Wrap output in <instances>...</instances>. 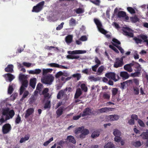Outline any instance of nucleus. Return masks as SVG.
<instances>
[{
    "instance_id": "nucleus-1",
    "label": "nucleus",
    "mask_w": 148,
    "mask_h": 148,
    "mask_svg": "<svg viewBox=\"0 0 148 148\" xmlns=\"http://www.w3.org/2000/svg\"><path fill=\"white\" fill-rule=\"evenodd\" d=\"M2 115L0 119V125L6 121L12 119L14 116L15 113L13 110H10L9 108H3L1 111Z\"/></svg>"
},
{
    "instance_id": "nucleus-2",
    "label": "nucleus",
    "mask_w": 148,
    "mask_h": 148,
    "mask_svg": "<svg viewBox=\"0 0 148 148\" xmlns=\"http://www.w3.org/2000/svg\"><path fill=\"white\" fill-rule=\"evenodd\" d=\"M94 22L97 25L99 31L102 34L105 35L107 38L108 39L111 38V35L110 34H107L108 32L102 28V24L100 21L97 19L95 18L94 19Z\"/></svg>"
},
{
    "instance_id": "nucleus-3",
    "label": "nucleus",
    "mask_w": 148,
    "mask_h": 148,
    "mask_svg": "<svg viewBox=\"0 0 148 148\" xmlns=\"http://www.w3.org/2000/svg\"><path fill=\"white\" fill-rule=\"evenodd\" d=\"M147 38L148 36H147L141 34L138 35L137 37H134L133 40L137 44H141L143 42H146L147 45L148 46V40Z\"/></svg>"
},
{
    "instance_id": "nucleus-4",
    "label": "nucleus",
    "mask_w": 148,
    "mask_h": 148,
    "mask_svg": "<svg viewBox=\"0 0 148 148\" xmlns=\"http://www.w3.org/2000/svg\"><path fill=\"white\" fill-rule=\"evenodd\" d=\"M54 79V77L52 75L49 74L42 77L41 78V81L44 84L51 85Z\"/></svg>"
},
{
    "instance_id": "nucleus-5",
    "label": "nucleus",
    "mask_w": 148,
    "mask_h": 148,
    "mask_svg": "<svg viewBox=\"0 0 148 148\" xmlns=\"http://www.w3.org/2000/svg\"><path fill=\"white\" fill-rule=\"evenodd\" d=\"M96 113L95 111H92L91 108L87 107L85 108L82 113H81V114L82 117H84L87 115L91 114L95 115Z\"/></svg>"
},
{
    "instance_id": "nucleus-6",
    "label": "nucleus",
    "mask_w": 148,
    "mask_h": 148,
    "mask_svg": "<svg viewBox=\"0 0 148 148\" xmlns=\"http://www.w3.org/2000/svg\"><path fill=\"white\" fill-rule=\"evenodd\" d=\"M44 3V1H42L33 7L32 12H39L42 9Z\"/></svg>"
},
{
    "instance_id": "nucleus-7",
    "label": "nucleus",
    "mask_w": 148,
    "mask_h": 148,
    "mask_svg": "<svg viewBox=\"0 0 148 148\" xmlns=\"http://www.w3.org/2000/svg\"><path fill=\"white\" fill-rule=\"evenodd\" d=\"M21 82L22 84L20 89V95L23 94L25 88L27 87L28 85V82L27 79L23 80L21 81Z\"/></svg>"
},
{
    "instance_id": "nucleus-8",
    "label": "nucleus",
    "mask_w": 148,
    "mask_h": 148,
    "mask_svg": "<svg viewBox=\"0 0 148 148\" xmlns=\"http://www.w3.org/2000/svg\"><path fill=\"white\" fill-rule=\"evenodd\" d=\"M11 129L10 125L8 123L4 124L2 127V131L3 134H7L10 132Z\"/></svg>"
},
{
    "instance_id": "nucleus-9",
    "label": "nucleus",
    "mask_w": 148,
    "mask_h": 148,
    "mask_svg": "<svg viewBox=\"0 0 148 148\" xmlns=\"http://www.w3.org/2000/svg\"><path fill=\"white\" fill-rule=\"evenodd\" d=\"M123 64V59L122 58L119 59V58H117L114 65V67L115 68L121 67Z\"/></svg>"
},
{
    "instance_id": "nucleus-10",
    "label": "nucleus",
    "mask_w": 148,
    "mask_h": 148,
    "mask_svg": "<svg viewBox=\"0 0 148 148\" xmlns=\"http://www.w3.org/2000/svg\"><path fill=\"white\" fill-rule=\"evenodd\" d=\"M3 76L5 78L6 81L11 82L15 78L14 75L10 73H8L3 75Z\"/></svg>"
},
{
    "instance_id": "nucleus-11",
    "label": "nucleus",
    "mask_w": 148,
    "mask_h": 148,
    "mask_svg": "<svg viewBox=\"0 0 148 148\" xmlns=\"http://www.w3.org/2000/svg\"><path fill=\"white\" fill-rule=\"evenodd\" d=\"M89 133V130L86 129H83L82 131V133L79 135V138L83 139L85 137L86 135H88Z\"/></svg>"
},
{
    "instance_id": "nucleus-12",
    "label": "nucleus",
    "mask_w": 148,
    "mask_h": 148,
    "mask_svg": "<svg viewBox=\"0 0 148 148\" xmlns=\"http://www.w3.org/2000/svg\"><path fill=\"white\" fill-rule=\"evenodd\" d=\"M86 52V51L85 50H76L72 51H69L68 53L70 54H82L85 53Z\"/></svg>"
},
{
    "instance_id": "nucleus-13",
    "label": "nucleus",
    "mask_w": 148,
    "mask_h": 148,
    "mask_svg": "<svg viewBox=\"0 0 148 148\" xmlns=\"http://www.w3.org/2000/svg\"><path fill=\"white\" fill-rule=\"evenodd\" d=\"M105 76L108 78L113 80L115 79V74L114 72H109L106 73Z\"/></svg>"
},
{
    "instance_id": "nucleus-14",
    "label": "nucleus",
    "mask_w": 148,
    "mask_h": 148,
    "mask_svg": "<svg viewBox=\"0 0 148 148\" xmlns=\"http://www.w3.org/2000/svg\"><path fill=\"white\" fill-rule=\"evenodd\" d=\"M49 65L51 67H55L62 69H67V67L64 66L59 65L56 63H52L49 64Z\"/></svg>"
},
{
    "instance_id": "nucleus-15",
    "label": "nucleus",
    "mask_w": 148,
    "mask_h": 148,
    "mask_svg": "<svg viewBox=\"0 0 148 148\" xmlns=\"http://www.w3.org/2000/svg\"><path fill=\"white\" fill-rule=\"evenodd\" d=\"M114 109V108L105 107L101 108L98 110L101 113L108 112L109 111H112Z\"/></svg>"
},
{
    "instance_id": "nucleus-16",
    "label": "nucleus",
    "mask_w": 148,
    "mask_h": 148,
    "mask_svg": "<svg viewBox=\"0 0 148 148\" xmlns=\"http://www.w3.org/2000/svg\"><path fill=\"white\" fill-rule=\"evenodd\" d=\"M34 111V109L33 108H30L26 110V113L25 116V117L26 119L29 116L33 114Z\"/></svg>"
},
{
    "instance_id": "nucleus-17",
    "label": "nucleus",
    "mask_w": 148,
    "mask_h": 148,
    "mask_svg": "<svg viewBox=\"0 0 148 148\" xmlns=\"http://www.w3.org/2000/svg\"><path fill=\"white\" fill-rule=\"evenodd\" d=\"M14 66L12 64H9L5 69V71L7 72L12 73L14 72Z\"/></svg>"
},
{
    "instance_id": "nucleus-18",
    "label": "nucleus",
    "mask_w": 148,
    "mask_h": 148,
    "mask_svg": "<svg viewBox=\"0 0 148 148\" xmlns=\"http://www.w3.org/2000/svg\"><path fill=\"white\" fill-rule=\"evenodd\" d=\"M119 116L117 114L111 115L108 116V118L111 121H116L119 119Z\"/></svg>"
},
{
    "instance_id": "nucleus-19",
    "label": "nucleus",
    "mask_w": 148,
    "mask_h": 148,
    "mask_svg": "<svg viewBox=\"0 0 148 148\" xmlns=\"http://www.w3.org/2000/svg\"><path fill=\"white\" fill-rule=\"evenodd\" d=\"M82 94V92L81 88H77L76 90L74 95V98L77 99Z\"/></svg>"
},
{
    "instance_id": "nucleus-20",
    "label": "nucleus",
    "mask_w": 148,
    "mask_h": 148,
    "mask_svg": "<svg viewBox=\"0 0 148 148\" xmlns=\"http://www.w3.org/2000/svg\"><path fill=\"white\" fill-rule=\"evenodd\" d=\"M36 79L34 77L30 79L29 82V85L33 88H35L36 83Z\"/></svg>"
},
{
    "instance_id": "nucleus-21",
    "label": "nucleus",
    "mask_w": 148,
    "mask_h": 148,
    "mask_svg": "<svg viewBox=\"0 0 148 148\" xmlns=\"http://www.w3.org/2000/svg\"><path fill=\"white\" fill-rule=\"evenodd\" d=\"M120 75L123 79H126L129 77L128 73L126 71H122L120 72Z\"/></svg>"
},
{
    "instance_id": "nucleus-22",
    "label": "nucleus",
    "mask_w": 148,
    "mask_h": 148,
    "mask_svg": "<svg viewBox=\"0 0 148 148\" xmlns=\"http://www.w3.org/2000/svg\"><path fill=\"white\" fill-rule=\"evenodd\" d=\"M64 110V107L62 106L59 107L57 110L56 111V114L58 117H59L61 115Z\"/></svg>"
},
{
    "instance_id": "nucleus-23",
    "label": "nucleus",
    "mask_w": 148,
    "mask_h": 148,
    "mask_svg": "<svg viewBox=\"0 0 148 148\" xmlns=\"http://www.w3.org/2000/svg\"><path fill=\"white\" fill-rule=\"evenodd\" d=\"M42 71L40 69H36L34 70H30L29 73V74H32L37 75L40 74Z\"/></svg>"
},
{
    "instance_id": "nucleus-24",
    "label": "nucleus",
    "mask_w": 148,
    "mask_h": 148,
    "mask_svg": "<svg viewBox=\"0 0 148 148\" xmlns=\"http://www.w3.org/2000/svg\"><path fill=\"white\" fill-rule=\"evenodd\" d=\"M73 36L70 35L67 36L65 38V41L68 44L71 43L73 41Z\"/></svg>"
},
{
    "instance_id": "nucleus-25",
    "label": "nucleus",
    "mask_w": 148,
    "mask_h": 148,
    "mask_svg": "<svg viewBox=\"0 0 148 148\" xmlns=\"http://www.w3.org/2000/svg\"><path fill=\"white\" fill-rule=\"evenodd\" d=\"M53 71V69H42V75L44 76H45V75H46L48 73H51Z\"/></svg>"
},
{
    "instance_id": "nucleus-26",
    "label": "nucleus",
    "mask_w": 148,
    "mask_h": 148,
    "mask_svg": "<svg viewBox=\"0 0 148 148\" xmlns=\"http://www.w3.org/2000/svg\"><path fill=\"white\" fill-rule=\"evenodd\" d=\"M67 140L73 143V144H75L76 143V140L75 139L74 137L71 136H67Z\"/></svg>"
},
{
    "instance_id": "nucleus-27",
    "label": "nucleus",
    "mask_w": 148,
    "mask_h": 148,
    "mask_svg": "<svg viewBox=\"0 0 148 148\" xmlns=\"http://www.w3.org/2000/svg\"><path fill=\"white\" fill-rule=\"evenodd\" d=\"M140 136L142 137L144 139H148V130H147L146 132H143Z\"/></svg>"
},
{
    "instance_id": "nucleus-28",
    "label": "nucleus",
    "mask_w": 148,
    "mask_h": 148,
    "mask_svg": "<svg viewBox=\"0 0 148 148\" xmlns=\"http://www.w3.org/2000/svg\"><path fill=\"white\" fill-rule=\"evenodd\" d=\"M104 147V148H114L115 146L112 143L109 142L106 144Z\"/></svg>"
},
{
    "instance_id": "nucleus-29",
    "label": "nucleus",
    "mask_w": 148,
    "mask_h": 148,
    "mask_svg": "<svg viewBox=\"0 0 148 148\" xmlns=\"http://www.w3.org/2000/svg\"><path fill=\"white\" fill-rule=\"evenodd\" d=\"M123 68L125 70L130 73L131 72L133 71L132 67H131L130 66H129L127 64L125 65Z\"/></svg>"
},
{
    "instance_id": "nucleus-30",
    "label": "nucleus",
    "mask_w": 148,
    "mask_h": 148,
    "mask_svg": "<svg viewBox=\"0 0 148 148\" xmlns=\"http://www.w3.org/2000/svg\"><path fill=\"white\" fill-rule=\"evenodd\" d=\"M99 132L97 130H96L92 133L91 136L92 138H94L99 136Z\"/></svg>"
},
{
    "instance_id": "nucleus-31",
    "label": "nucleus",
    "mask_w": 148,
    "mask_h": 148,
    "mask_svg": "<svg viewBox=\"0 0 148 148\" xmlns=\"http://www.w3.org/2000/svg\"><path fill=\"white\" fill-rule=\"evenodd\" d=\"M29 137L30 135L29 134L26 135L24 138L23 137L21 138L20 142L22 143L25 141L28 140L29 139Z\"/></svg>"
},
{
    "instance_id": "nucleus-32",
    "label": "nucleus",
    "mask_w": 148,
    "mask_h": 148,
    "mask_svg": "<svg viewBox=\"0 0 148 148\" xmlns=\"http://www.w3.org/2000/svg\"><path fill=\"white\" fill-rule=\"evenodd\" d=\"M123 34L126 36H127L130 37H133L134 34L133 33L131 32H128L126 30L123 31Z\"/></svg>"
},
{
    "instance_id": "nucleus-33",
    "label": "nucleus",
    "mask_w": 148,
    "mask_h": 148,
    "mask_svg": "<svg viewBox=\"0 0 148 148\" xmlns=\"http://www.w3.org/2000/svg\"><path fill=\"white\" fill-rule=\"evenodd\" d=\"M64 94V92L63 90H60L58 93L57 97L58 99H60Z\"/></svg>"
},
{
    "instance_id": "nucleus-34",
    "label": "nucleus",
    "mask_w": 148,
    "mask_h": 148,
    "mask_svg": "<svg viewBox=\"0 0 148 148\" xmlns=\"http://www.w3.org/2000/svg\"><path fill=\"white\" fill-rule=\"evenodd\" d=\"M84 128V127L83 126L77 128L75 130L74 132L75 134H78L80 133H81L82 131V129Z\"/></svg>"
},
{
    "instance_id": "nucleus-35",
    "label": "nucleus",
    "mask_w": 148,
    "mask_h": 148,
    "mask_svg": "<svg viewBox=\"0 0 148 148\" xmlns=\"http://www.w3.org/2000/svg\"><path fill=\"white\" fill-rule=\"evenodd\" d=\"M102 97L104 99L109 100L110 97V95L107 92H104L103 94Z\"/></svg>"
},
{
    "instance_id": "nucleus-36",
    "label": "nucleus",
    "mask_w": 148,
    "mask_h": 148,
    "mask_svg": "<svg viewBox=\"0 0 148 148\" xmlns=\"http://www.w3.org/2000/svg\"><path fill=\"white\" fill-rule=\"evenodd\" d=\"M80 87L82 90L84 91L85 92H86L88 91V88L86 86L85 84L82 83L81 84Z\"/></svg>"
},
{
    "instance_id": "nucleus-37",
    "label": "nucleus",
    "mask_w": 148,
    "mask_h": 148,
    "mask_svg": "<svg viewBox=\"0 0 148 148\" xmlns=\"http://www.w3.org/2000/svg\"><path fill=\"white\" fill-rule=\"evenodd\" d=\"M126 16V13L123 11H120L119 12L118 14V16L119 18L121 17H124Z\"/></svg>"
},
{
    "instance_id": "nucleus-38",
    "label": "nucleus",
    "mask_w": 148,
    "mask_h": 148,
    "mask_svg": "<svg viewBox=\"0 0 148 148\" xmlns=\"http://www.w3.org/2000/svg\"><path fill=\"white\" fill-rule=\"evenodd\" d=\"M50 101L48 100L47 101H46V102L45 103L44 107L45 109H46L48 108H50Z\"/></svg>"
},
{
    "instance_id": "nucleus-39",
    "label": "nucleus",
    "mask_w": 148,
    "mask_h": 148,
    "mask_svg": "<svg viewBox=\"0 0 148 148\" xmlns=\"http://www.w3.org/2000/svg\"><path fill=\"white\" fill-rule=\"evenodd\" d=\"M19 80L21 82L27 79V77L24 75L20 74L19 75Z\"/></svg>"
},
{
    "instance_id": "nucleus-40",
    "label": "nucleus",
    "mask_w": 148,
    "mask_h": 148,
    "mask_svg": "<svg viewBox=\"0 0 148 148\" xmlns=\"http://www.w3.org/2000/svg\"><path fill=\"white\" fill-rule=\"evenodd\" d=\"M132 145L135 147H140L141 145V144L140 141H138L133 142Z\"/></svg>"
},
{
    "instance_id": "nucleus-41",
    "label": "nucleus",
    "mask_w": 148,
    "mask_h": 148,
    "mask_svg": "<svg viewBox=\"0 0 148 148\" xmlns=\"http://www.w3.org/2000/svg\"><path fill=\"white\" fill-rule=\"evenodd\" d=\"M113 134L114 136H120L121 133L119 130L115 129L114 130Z\"/></svg>"
},
{
    "instance_id": "nucleus-42",
    "label": "nucleus",
    "mask_w": 148,
    "mask_h": 148,
    "mask_svg": "<svg viewBox=\"0 0 148 148\" xmlns=\"http://www.w3.org/2000/svg\"><path fill=\"white\" fill-rule=\"evenodd\" d=\"M138 123L140 127H145V125L144 123L141 119H139L138 121Z\"/></svg>"
},
{
    "instance_id": "nucleus-43",
    "label": "nucleus",
    "mask_w": 148,
    "mask_h": 148,
    "mask_svg": "<svg viewBox=\"0 0 148 148\" xmlns=\"http://www.w3.org/2000/svg\"><path fill=\"white\" fill-rule=\"evenodd\" d=\"M76 13L77 14H80L83 13L84 11V10L81 8H79L74 10Z\"/></svg>"
},
{
    "instance_id": "nucleus-44",
    "label": "nucleus",
    "mask_w": 148,
    "mask_h": 148,
    "mask_svg": "<svg viewBox=\"0 0 148 148\" xmlns=\"http://www.w3.org/2000/svg\"><path fill=\"white\" fill-rule=\"evenodd\" d=\"M75 20L73 18H72L69 20V24L70 25L73 26L75 25Z\"/></svg>"
},
{
    "instance_id": "nucleus-45",
    "label": "nucleus",
    "mask_w": 148,
    "mask_h": 148,
    "mask_svg": "<svg viewBox=\"0 0 148 148\" xmlns=\"http://www.w3.org/2000/svg\"><path fill=\"white\" fill-rule=\"evenodd\" d=\"M21 121V118L19 114H18L15 120L16 124L19 123Z\"/></svg>"
},
{
    "instance_id": "nucleus-46",
    "label": "nucleus",
    "mask_w": 148,
    "mask_h": 148,
    "mask_svg": "<svg viewBox=\"0 0 148 148\" xmlns=\"http://www.w3.org/2000/svg\"><path fill=\"white\" fill-rule=\"evenodd\" d=\"M14 88L12 85H10L8 90V93L9 94H11L14 90Z\"/></svg>"
},
{
    "instance_id": "nucleus-47",
    "label": "nucleus",
    "mask_w": 148,
    "mask_h": 148,
    "mask_svg": "<svg viewBox=\"0 0 148 148\" xmlns=\"http://www.w3.org/2000/svg\"><path fill=\"white\" fill-rule=\"evenodd\" d=\"M118 89L116 88H113L112 90V97L115 96L117 93Z\"/></svg>"
},
{
    "instance_id": "nucleus-48",
    "label": "nucleus",
    "mask_w": 148,
    "mask_h": 148,
    "mask_svg": "<svg viewBox=\"0 0 148 148\" xmlns=\"http://www.w3.org/2000/svg\"><path fill=\"white\" fill-rule=\"evenodd\" d=\"M127 9L128 11L131 14H134L136 12L134 9L131 7H128Z\"/></svg>"
},
{
    "instance_id": "nucleus-49",
    "label": "nucleus",
    "mask_w": 148,
    "mask_h": 148,
    "mask_svg": "<svg viewBox=\"0 0 148 148\" xmlns=\"http://www.w3.org/2000/svg\"><path fill=\"white\" fill-rule=\"evenodd\" d=\"M72 76L74 78H77V80H79L81 77V75L80 73H76L73 74Z\"/></svg>"
},
{
    "instance_id": "nucleus-50",
    "label": "nucleus",
    "mask_w": 148,
    "mask_h": 148,
    "mask_svg": "<svg viewBox=\"0 0 148 148\" xmlns=\"http://www.w3.org/2000/svg\"><path fill=\"white\" fill-rule=\"evenodd\" d=\"M136 64L135 65V68L136 69L137 71H140L141 70V68L140 67V65L138 63H136Z\"/></svg>"
},
{
    "instance_id": "nucleus-51",
    "label": "nucleus",
    "mask_w": 148,
    "mask_h": 148,
    "mask_svg": "<svg viewBox=\"0 0 148 148\" xmlns=\"http://www.w3.org/2000/svg\"><path fill=\"white\" fill-rule=\"evenodd\" d=\"M140 74V72L139 71H136L134 73H131V76L133 77H138L139 75Z\"/></svg>"
},
{
    "instance_id": "nucleus-52",
    "label": "nucleus",
    "mask_w": 148,
    "mask_h": 148,
    "mask_svg": "<svg viewBox=\"0 0 148 148\" xmlns=\"http://www.w3.org/2000/svg\"><path fill=\"white\" fill-rule=\"evenodd\" d=\"M63 75V73L61 71H60L58 72L55 75V76L56 78H58Z\"/></svg>"
},
{
    "instance_id": "nucleus-53",
    "label": "nucleus",
    "mask_w": 148,
    "mask_h": 148,
    "mask_svg": "<svg viewBox=\"0 0 148 148\" xmlns=\"http://www.w3.org/2000/svg\"><path fill=\"white\" fill-rule=\"evenodd\" d=\"M64 24V22H62L60 24L58 25V26L56 27V29L57 30H60L62 29L63 26V25Z\"/></svg>"
},
{
    "instance_id": "nucleus-54",
    "label": "nucleus",
    "mask_w": 148,
    "mask_h": 148,
    "mask_svg": "<svg viewBox=\"0 0 148 148\" xmlns=\"http://www.w3.org/2000/svg\"><path fill=\"white\" fill-rule=\"evenodd\" d=\"M131 21L133 23H136L139 20L138 18L136 17H132L130 18Z\"/></svg>"
},
{
    "instance_id": "nucleus-55",
    "label": "nucleus",
    "mask_w": 148,
    "mask_h": 148,
    "mask_svg": "<svg viewBox=\"0 0 148 148\" xmlns=\"http://www.w3.org/2000/svg\"><path fill=\"white\" fill-rule=\"evenodd\" d=\"M103 70H104V67L103 66H100L98 69L97 70V72H98V73L100 74L101 73H102V72L103 71Z\"/></svg>"
},
{
    "instance_id": "nucleus-56",
    "label": "nucleus",
    "mask_w": 148,
    "mask_h": 148,
    "mask_svg": "<svg viewBox=\"0 0 148 148\" xmlns=\"http://www.w3.org/2000/svg\"><path fill=\"white\" fill-rule=\"evenodd\" d=\"M115 137L114 138V140L117 142L120 141L121 140V138L119 136H115Z\"/></svg>"
},
{
    "instance_id": "nucleus-57",
    "label": "nucleus",
    "mask_w": 148,
    "mask_h": 148,
    "mask_svg": "<svg viewBox=\"0 0 148 148\" xmlns=\"http://www.w3.org/2000/svg\"><path fill=\"white\" fill-rule=\"evenodd\" d=\"M112 41L114 42L115 43V44H116L117 45V44L120 45L121 44L120 42L116 38H113L112 40Z\"/></svg>"
},
{
    "instance_id": "nucleus-58",
    "label": "nucleus",
    "mask_w": 148,
    "mask_h": 148,
    "mask_svg": "<svg viewBox=\"0 0 148 148\" xmlns=\"http://www.w3.org/2000/svg\"><path fill=\"white\" fill-rule=\"evenodd\" d=\"M95 62L97 64L96 65H98L99 66L101 64L100 60L97 57H95Z\"/></svg>"
},
{
    "instance_id": "nucleus-59",
    "label": "nucleus",
    "mask_w": 148,
    "mask_h": 148,
    "mask_svg": "<svg viewBox=\"0 0 148 148\" xmlns=\"http://www.w3.org/2000/svg\"><path fill=\"white\" fill-rule=\"evenodd\" d=\"M87 39V38L86 36H82L79 39V40L82 41H85Z\"/></svg>"
},
{
    "instance_id": "nucleus-60",
    "label": "nucleus",
    "mask_w": 148,
    "mask_h": 148,
    "mask_svg": "<svg viewBox=\"0 0 148 148\" xmlns=\"http://www.w3.org/2000/svg\"><path fill=\"white\" fill-rule=\"evenodd\" d=\"M42 86V85L40 83H39L38 84L36 89V90H38L39 91H40L41 89V87Z\"/></svg>"
},
{
    "instance_id": "nucleus-61",
    "label": "nucleus",
    "mask_w": 148,
    "mask_h": 148,
    "mask_svg": "<svg viewBox=\"0 0 148 148\" xmlns=\"http://www.w3.org/2000/svg\"><path fill=\"white\" fill-rule=\"evenodd\" d=\"M29 92L27 91H25L23 94L22 99H24L26 98Z\"/></svg>"
},
{
    "instance_id": "nucleus-62",
    "label": "nucleus",
    "mask_w": 148,
    "mask_h": 148,
    "mask_svg": "<svg viewBox=\"0 0 148 148\" xmlns=\"http://www.w3.org/2000/svg\"><path fill=\"white\" fill-rule=\"evenodd\" d=\"M23 65L27 67H29L31 65V64L29 63L24 62L23 63Z\"/></svg>"
},
{
    "instance_id": "nucleus-63",
    "label": "nucleus",
    "mask_w": 148,
    "mask_h": 148,
    "mask_svg": "<svg viewBox=\"0 0 148 148\" xmlns=\"http://www.w3.org/2000/svg\"><path fill=\"white\" fill-rule=\"evenodd\" d=\"M131 118L133 119L134 120L135 119L136 120H138V116L136 114H132L131 116Z\"/></svg>"
},
{
    "instance_id": "nucleus-64",
    "label": "nucleus",
    "mask_w": 148,
    "mask_h": 148,
    "mask_svg": "<svg viewBox=\"0 0 148 148\" xmlns=\"http://www.w3.org/2000/svg\"><path fill=\"white\" fill-rule=\"evenodd\" d=\"M90 1L94 4L97 5H99L100 2L99 0H96L95 1Z\"/></svg>"
}]
</instances>
